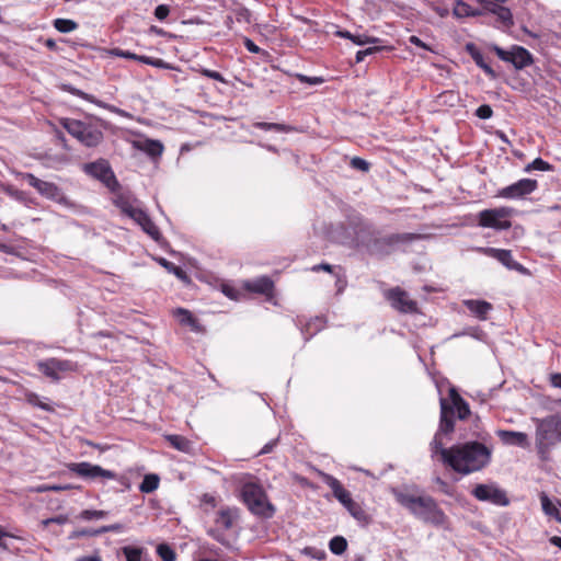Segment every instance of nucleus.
I'll return each mask as SVG.
<instances>
[{
  "label": "nucleus",
  "mask_w": 561,
  "mask_h": 561,
  "mask_svg": "<svg viewBox=\"0 0 561 561\" xmlns=\"http://www.w3.org/2000/svg\"><path fill=\"white\" fill-rule=\"evenodd\" d=\"M478 437L482 442H466L442 450V461L463 476L481 471L491 462L493 449L483 443L484 436L478 435Z\"/></svg>",
  "instance_id": "1"
},
{
  "label": "nucleus",
  "mask_w": 561,
  "mask_h": 561,
  "mask_svg": "<svg viewBox=\"0 0 561 561\" xmlns=\"http://www.w3.org/2000/svg\"><path fill=\"white\" fill-rule=\"evenodd\" d=\"M396 501L407 508L412 515L424 523L436 527L447 524V516L438 506L437 502L430 495H417L408 490L392 491Z\"/></svg>",
  "instance_id": "2"
},
{
  "label": "nucleus",
  "mask_w": 561,
  "mask_h": 561,
  "mask_svg": "<svg viewBox=\"0 0 561 561\" xmlns=\"http://www.w3.org/2000/svg\"><path fill=\"white\" fill-rule=\"evenodd\" d=\"M241 495L249 511L261 517L272 518L275 514V506L268 501L264 489L255 482H247L242 485Z\"/></svg>",
  "instance_id": "3"
},
{
  "label": "nucleus",
  "mask_w": 561,
  "mask_h": 561,
  "mask_svg": "<svg viewBox=\"0 0 561 561\" xmlns=\"http://www.w3.org/2000/svg\"><path fill=\"white\" fill-rule=\"evenodd\" d=\"M60 125L85 147H96L104 137L99 126L89 122L66 117Z\"/></svg>",
  "instance_id": "4"
},
{
  "label": "nucleus",
  "mask_w": 561,
  "mask_h": 561,
  "mask_svg": "<svg viewBox=\"0 0 561 561\" xmlns=\"http://www.w3.org/2000/svg\"><path fill=\"white\" fill-rule=\"evenodd\" d=\"M561 442V414L536 420V443L540 454Z\"/></svg>",
  "instance_id": "5"
},
{
  "label": "nucleus",
  "mask_w": 561,
  "mask_h": 561,
  "mask_svg": "<svg viewBox=\"0 0 561 561\" xmlns=\"http://www.w3.org/2000/svg\"><path fill=\"white\" fill-rule=\"evenodd\" d=\"M440 420L437 432L434 435L433 440L431 442V453L432 457L436 455H442V450H447L445 448L444 437L450 435L455 430L454 422V410L453 407H449L448 400L445 398H440Z\"/></svg>",
  "instance_id": "6"
},
{
  "label": "nucleus",
  "mask_w": 561,
  "mask_h": 561,
  "mask_svg": "<svg viewBox=\"0 0 561 561\" xmlns=\"http://www.w3.org/2000/svg\"><path fill=\"white\" fill-rule=\"evenodd\" d=\"M514 213L515 210L507 206L483 209L478 214V225L497 231L507 230L512 227L511 218Z\"/></svg>",
  "instance_id": "7"
},
{
  "label": "nucleus",
  "mask_w": 561,
  "mask_h": 561,
  "mask_svg": "<svg viewBox=\"0 0 561 561\" xmlns=\"http://www.w3.org/2000/svg\"><path fill=\"white\" fill-rule=\"evenodd\" d=\"M492 50L501 60L511 62L516 70H522L534 64L533 55L523 46L513 45L510 49H504L493 45Z\"/></svg>",
  "instance_id": "8"
},
{
  "label": "nucleus",
  "mask_w": 561,
  "mask_h": 561,
  "mask_svg": "<svg viewBox=\"0 0 561 561\" xmlns=\"http://www.w3.org/2000/svg\"><path fill=\"white\" fill-rule=\"evenodd\" d=\"M421 238V234L411 232L388 234L374 240L373 251L379 254H389L396 248L403 244H410Z\"/></svg>",
  "instance_id": "9"
},
{
  "label": "nucleus",
  "mask_w": 561,
  "mask_h": 561,
  "mask_svg": "<svg viewBox=\"0 0 561 561\" xmlns=\"http://www.w3.org/2000/svg\"><path fill=\"white\" fill-rule=\"evenodd\" d=\"M38 370L51 380L58 381L61 375L77 370V363L69 359L47 358L36 364Z\"/></svg>",
  "instance_id": "10"
},
{
  "label": "nucleus",
  "mask_w": 561,
  "mask_h": 561,
  "mask_svg": "<svg viewBox=\"0 0 561 561\" xmlns=\"http://www.w3.org/2000/svg\"><path fill=\"white\" fill-rule=\"evenodd\" d=\"M471 493L477 500L494 505L506 506L510 503L506 492L495 483L477 484Z\"/></svg>",
  "instance_id": "11"
},
{
  "label": "nucleus",
  "mask_w": 561,
  "mask_h": 561,
  "mask_svg": "<svg viewBox=\"0 0 561 561\" xmlns=\"http://www.w3.org/2000/svg\"><path fill=\"white\" fill-rule=\"evenodd\" d=\"M68 469L78 474L79 477L85 478V479H107L113 480L115 479L116 474L115 472L111 470L103 469L99 465H92L87 461L82 462H72L68 465Z\"/></svg>",
  "instance_id": "12"
},
{
  "label": "nucleus",
  "mask_w": 561,
  "mask_h": 561,
  "mask_svg": "<svg viewBox=\"0 0 561 561\" xmlns=\"http://www.w3.org/2000/svg\"><path fill=\"white\" fill-rule=\"evenodd\" d=\"M538 186L536 180L522 179L508 186H505L499 191L497 196L506 199L522 198L528 194H531Z\"/></svg>",
  "instance_id": "13"
},
{
  "label": "nucleus",
  "mask_w": 561,
  "mask_h": 561,
  "mask_svg": "<svg viewBox=\"0 0 561 561\" xmlns=\"http://www.w3.org/2000/svg\"><path fill=\"white\" fill-rule=\"evenodd\" d=\"M387 299L390 305L403 313H413L417 310L416 302L410 299L409 295L399 287L390 289L387 293Z\"/></svg>",
  "instance_id": "14"
},
{
  "label": "nucleus",
  "mask_w": 561,
  "mask_h": 561,
  "mask_svg": "<svg viewBox=\"0 0 561 561\" xmlns=\"http://www.w3.org/2000/svg\"><path fill=\"white\" fill-rule=\"evenodd\" d=\"M84 171L105 183L107 186L115 182V175L106 160H99L84 165Z\"/></svg>",
  "instance_id": "15"
},
{
  "label": "nucleus",
  "mask_w": 561,
  "mask_h": 561,
  "mask_svg": "<svg viewBox=\"0 0 561 561\" xmlns=\"http://www.w3.org/2000/svg\"><path fill=\"white\" fill-rule=\"evenodd\" d=\"M479 251L489 256L496 259L508 270H513V271H517V272L525 271V267L520 263L516 262L513 259L512 252L510 250L495 249V248H480Z\"/></svg>",
  "instance_id": "16"
},
{
  "label": "nucleus",
  "mask_w": 561,
  "mask_h": 561,
  "mask_svg": "<svg viewBox=\"0 0 561 561\" xmlns=\"http://www.w3.org/2000/svg\"><path fill=\"white\" fill-rule=\"evenodd\" d=\"M322 481L332 490L334 497L345 507L353 501L351 493L331 474L322 473Z\"/></svg>",
  "instance_id": "17"
},
{
  "label": "nucleus",
  "mask_w": 561,
  "mask_h": 561,
  "mask_svg": "<svg viewBox=\"0 0 561 561\" xmlns=\"http://www.w3.org/2000/svg\"><path fill=\"white\" fill-rule=\"evenodd\" d=\"M463 305L481 321H485L490 311L493 309V306L490 302L479 299H466L463 300Z\"/></svg>",
  "instance_id": "18"
},
{
  "label": "nucleus",
  "mask_w": 561,
  "mask_h": 561,
  "mask_svg": "<svg viewBox=\"0 0 561 561\" xmlns=\"http://www.w3.org/2000/svg\"><path fill=\"white\" fill-rule=\"evenodd\" d=\"M449 407H453L454 414L457 413L460 420H465L470 414L469 404L460 397L455 387L449 388Z\"/></svg>",
  "instance_id": "19"
},
{
  "label": "nucleus",
  "mask_w": 561,
  "mask_h": 561,
  "mask_svg": "<svg viewBox=\"0 0 561 561\" xmlns=\"http://www.w3.org/2000/svg\"><path fill=\"white\" fill-rule=\"evenodd\" d=\"M70 93L76 95V96H78V98H80V99H82V100H85V101H88L90 103H93V104H95L99 107H102V108H105V110H107V111H110L112 113H115L117 115H121V116H124V117L128 116V114L124 110H121V108H118V107H116L114 105L107 104V103H105L103 101H100L94 95L85 93V92H83V91H81L79 89L71 88L70 89Z\"/></svg>",
  "instance_id": "20"
},
{
  "label": "nucleus",
  "mask_w": 561,
  "mask_h": 561,
  "mask_svg": "<svg viewBox=\"0 0 561 561\" xmlns=\"http://www.w3.org/2000/svg\"><path fill=\"white\" fill-rule=\"evenodd\" d=\"M497 436L500 437L502 443L505 445L520 446V447L528 446V436L523 432L500 430V431H497Z\"/></svg>",
  "instance_id": "21"
},
{
  "label": "nucleus",
  "mask_w": 561,
  "mask_h": 561,
  "mask_svg": "<svg viewBox=\"0 0 561 561\" xmlns=\"http://www.w3.org/2000/svg\"><path fill=\"white\" fill-rule=\"evenodd\" d=\"M466 51L470 55L476 65L485 72L486 76H489L491 79H495L497 77L496 72L492 69V67L484 61L482 53L477 48V46L473 43H468L466 45Z\"/></svg>",
  "instance_id": "22"
},
{
  "label": "nucleus",
  "mask_w": 561,
  "mask_h": 561,
  "mask_svg": "<svg viewBox=\"0 0 561 561\" xmlns=\"http://www.w3.org/2000/svg\"><path fill=\"white\" fill-rule=\"evenodd\" d=\"M244 288L256 294L271 295L274 284L270 277L262 276L253 280H247Z\"/></svg>",
  "instance_id": "23"
},
{
  "label": "nucleus",
  "mask_w": 561,
  "mask_h": 561,
  "mask_svg": "<svg viewBox=\"0 0 561 561\" xmlns=\"http://www.w3.org/2000/svg\"><path fill=\"white\" fill-rule=\"evenodd\" d=\"M39 194L48 199L55 201L59 204H67L68 199L61 190L53 182L44 181Z\"/></svg>",
  "instance_id": "24"
},
{
  "label": "nucleus",
  "mask_w": 561,
  "mask_h": 561,
  "mask_svg": "<svg viewBox=\"0 0 561 561\" xmlns=\"http://www.w3.org/2000/svg\"><path fill=\"white\" fill-rule=\"evenodd\" d=\"M136 147L148 156L156 158L160 157L163 152V145L159 140L146 139L144 141L135 142Z\"/></svg>",
  "instance_id": "25"
},
{
  "label": "nucleus",
  "mask_w": 561,
  "mask_h": 561,
  "mask_svg": "<svg viewBox=\"0 0 561 561\" xmlns=\"http://www.w3.org/2000/svg\"><path fill=\"white\" fill-rule=\"evenodd\" d=\"M234 518H236L234 511L227 508V510H221L218 513L215 522L219 528L230 529L233 525Z\"/></svg>",
  "instance_id": "26"
},
{
  "label": "nucleus",
  "mask_w": 561,
  "mask_h": 561,
  "mask_svg": "<svg viewBox=\"0 0 561 561\" xmlns=\"http://www.w3.org/2000/svg\"><path fill=\"white\" fill-rule=\"evenodd\" d=\"M165 439L170 443V445L176 450L188 453L192 448L191 442L182 436V435H167Z\"/></svg>",
  "instance_id": "27"
},
{
  "label": "nucleus",
  "mask_w": 561,
  "mask_h": 561,
  "mask_svg": "<svg viewBox=\"0 0 561 561\" xmlns=\"http://www.w3.org/2000/svg\"><path fill=\"white\" fill-rule=\"evenodd\" d=\"M345 508L348 511V513L358 522L360 523H368L369 516L364 511L360 504L352 501L351 504H347Z\"/></svg>",
  "instance_id": "28"
},
{
  "label": "nucleus",
  "mask_w": 561,
  "mask_h": 561,
  "mask_svg": "<svg viewBox=\"0 0 561 561\" xmlns=\"http://www.w3.org/2000/svg\"><path fill=\"white\" fill-rule=\"evenodd\" d=\"M541 506L545 514L554 517L558 522L561 523V514L556 505L550 501L547 494L542 493L540 495Z\"/></svg>",
  "instance_id": "29"
},
{
  "label": "nucleus",
  "mask_w": 561,
  "mask_h": 561,
  "mask_svg": "<svg viewBox=\"0 0 561 561\" xmlns=\"http://www.w3.org/2000/svg\"><path fill=\"white\" fill-rule=\"evenodd\" d=\"M160 479L157 474H146L142 482L139 485V490L144 493H151L159 486Z\"/></svg>",
  "instance_id": "30"
},
{
  "label": "nucleus",
  "mask_w": 561,
  "mask_h": 561,
  "mask_svg": "<svg viewBox=\"0 0 561 561\" xmlns=\"http://www.w3.org/2000/svg\"><path fill=\"white\" fill-rule=\"evenodd\" d=\"M178 317L180 323L190 325L193 330H197L198 323L197 320L192 316V313L183 308H178L174 312Z\"/></svg>",
  "instance_id": "31"
},
{
  "label": "nucleus",
  "mask_w": 561,
  "mask_h": 561,
  "mask_svg": "<svg viewBox=\"0 0 561 561\" xmlns=\"http://www.w3.org/2000/svg\"><path fill=\"white\" fill-rule=\"evenodd\" d=\"M254 127L262 130H273L277 133H288L291 130V127L285 124L278 123H265V122H256L254 123Z\"/></svg>",
  "instance_id": "32"
},
{
  "label": "nucleus",
  "mask_w": 561,
  "mask_h": 561,
  "mask_svg": "<svg viewBox=\"0 0 561 561\" xmlns=\"http://www.w3.org/2000/svg\"><path fill=\"white\" fill-rule=\"evenodd\" d=\"M115 204L122 210V213H124L131 219L135 216L134 214H136V211H138L139 209V207L135 206L130 201L124 197H118L115 201Z\"/></svg>",
  "instance_id": "33"
},
{
  "label": "nucleus",
  "mask_w": 561,
  "mask_h": 561,
  "mask_svg": "<svg viewBox=\"0 0 561 561\" xmlns=\"http://www.w3.org/2000/svg\"><path fill=\"white\" fill-rule=\"evenodd\" d=\"M159 263L170 273L174 274L178 278L182 279V280H187V275L185 273V271L175 265L174 263L165 260V259H159Z\"/></svg>",
  "instance_id": "34"
},
{
  "label": "nucleus",
  "mask_w": 561,
  "mask_h": 561,
  "mask_svg": "<svg viewBox=\"0 0 561 561\" xmlns=\"http://www.w3.org/2000/svg\"><path fill=\"white\" fill-rule=\"evenodd\" d=\"M54 27L60 33H70L78 27V23L69 19L54 20Z\"/></svg>",
  "instance_id": "35"
},
{
  "label": "nucleus",
  "mask_w": 561,
  "mask_h": 561,
  "mask_svg": "<svg viewBox=\"0 0 561 561\" xmlns=\"http://www.w3.org/2000/svg\"><path fill=\"white\" fill-rule=\"evenodd\" d=\"M329 548L332 553L340 556L346 550L347 541L342 536H335L330 540Z\"/></svg>",
  "instance_id": "36"
},
{
  "label": "nucleus",
  "mask_w": 561,
  "mask_h": 561,
  "mask_svg": "<svg viewBox=\"0 0 561 561\" xmlns=\"http://www.w3.org/2000/svg\"><path fill=\"white\" fill-rule=\"evenodd\" d=\"M26 401L31 405L37 407L44 411H53V408L48 403L44 402V400L36 393H33V392L27 393Z\"/></svg>",
  "instance_id": "37"
},
{
  "label": "nucleus",
  "mask_w": 561,
  "mask_h": 561,
  "mask_svg": "<svg viewBox=\"0 0 561 561\" xmlns=\"http://www.w3.org/2000/svg\"><path fill=\"white\" fill-rule=\"evenodd\" d=\"M471 7L466 2L458 0L454 7L453 13L456 18L471 16Z\"/></svg>",
  "instance_id": "38"
},
{
  "label": "nucleus",
  "mask_w": 561,
  "mask_h": 561,
  "mask_svg": "<svg viewBox=\"0 0 561 561\" xmlns=\"http://www.w3.org/2000/svg\"><path fill=\"white\" fill-rule=\"evenodd\" d=\"M157 553L162 559V561H175V552L170 546L165 543H161L157 547Z\"/></svg>",
  "instance_id": "39"
},
{
  "label": "nucleus",
  "mask_w": 561,
  "mask_h": 561,
  "mask_svg": "<svg viewBox=\"0 0 561 561\" xmlns=\"http://www.w3.org/2000/svg\"><path fill=\"white\" fill-rule=\"evenodd\" d=\"M122 552L127 561H140L142 549L126 546L122 548Z\"/></svg>",
  "instance_id": "40"
},
{
  "label": "nucleus",
  "mask_w": 561,
  "mask_h": 561,
  "mask_svg": "<svg viewBox=\"0 0 561 561\" xmlns=\"http://www.w3.org/2000/svg\"><path fill=\"white\" fill-rule=\"evenodd\" d=\"M496 10H497V13H495V15L497 16V19L501 21V23L504 26L513 25V15H512V12L510 9H507L505 7H501L500 9H496Z\"/></svg>",
  "instance_id": "41"
},
{
  "label": "nucleus",
  "mask_w": 561,
  "mask_h": 561,
  "mask_svg": "<svg viewBox=\"0 0 561 561\" xmlns=\"http://www.w3.org/2000/svg\"><path fill=\"white\" fill-rule=\"evenodd\" d=\"M138 61L146 64V65L153 66L156 68H160V69H169L170 68L169 65L163 59H160V58L139 56Z\"/></svg>",
  "instance_id": "42"
},
{
  "label": "nucleus",
  "mask_w": 561,
  "mask_h": 561,
  "mask_svg": "<svg viewBox=\"0 0 561 561\" xmlns=\"http://www.w3.org/2000/svg\"><path fill=\"white\" fill-rule=\"evenodd\" d=\"M142 230L149 234L153 240L158 241L161 237L159 228L154 225L151 219H148L142 226Z\"/></svg>",
  "instance_id": "43"
},
{
  "label": "nucleus",
  "mask_w": 561,
  "mask_h": 561,
  "mask_svg": "<svg viewBox=\"0 0 561 561\" xmlns=\"http://www.w3.org/2000/svg\"><path fill=\"white\" fill-rule=\"evenodd\" d=\"M552 167L541 158H536L531 163L526 167V171L529 172L531 170L538 171H550Z\"/></svg>",
  "instance_id": "44"
},
{
  "label": "nucleus",
  "mask_w": 561,
  "mask_h": 561,
  "mask_svg": "<svg viewBox=\"0 0 561 561\" xmlns=\"http://www.w3.org/2000/svg\"><path fill=\"white\" fill-rule=\"evenodd\" d=\"M301 553L319 561L323 560L327 556L324 550L314 547H305Z\"/></svg>",
  "instance_id": "45"
},
{
  "label": "nucleus",
  "mask_w": 561,
  "mask_h": 561,
  "mask_svg": "<svg viewBox=\"0 0 561 561\" xmlns=\"http://www.w3.org/2000/svg\"><path fill=\"white\" fill-rule=\"evenodd\" d=\"M71 489H73L71 484H44L37 488V492H60Z\"/></svg>",
  "instance_id": "46"
},
{
  "label": "nucleus",
  "mask_w": 561,
  "mask_h": 561,
  "mask_svg": "<svg viewBox=\"0 0 561 561\" xmlns=\"http://www.w3.org/2000/svg\"><path fill=\"white\" fill-rule=\"evenodd\" d=\"M107 515L105 511H96V510H84L80 513V517L84 520L91 519H100L104 518Z\"/></svg>",
  "instance_id": "47"
},
{
  "label": "nucleus",
  "mask_w": 561,
  "mask_h": 561,
  "mask_svg": "<svg viewBox=\"0 0 561 561\" xmlns=\"http://www.w3.org/2000/svg\"><path fill=\"white\" fill-rule=\"evenodd\" d=\"M124 528L125 527L123 524L116 523L112 525L102 526L101 528L93 530V535L99 536L105 533H122Z\"/></svg>",
  "instance_id": "48"
},
{
  "label": "nucleus",
  "mask_w": 561,
  "mask_h": 561,
  "mask_svg": "<svg viewBox=\"0 0 561 561\" xmlns=\"http://www.w3.org/2000/svg\"><path fill=\"white\" fill-rule=\"evenodd\" d=\"M352 42L358 46H363L366 44H377L380 42L378 37H371L365 34L354 35Z\"/></svg>",
  "instance_id": "49"
},
{
  "label": "nucleus",
  "mask_w": 561,
  "mask_h": 561,
  "mask_svg": "<svg viewBox=\"0 0 561 561\" xmlns=\"http://www.w3.org/2000/svg\"><path fill=\"white\" fill-rule=\"evenodd\" d=\"M233 12H234L236 20L238 22L250 23L251 12L249 9H247L244 7H239V8L234 9Z\"/></svg>",
  "instance_id": "50"
},
{
  "label": "nucleus",
  "mask_w": 561,
  "mask_h": 561,
  "mask_svg": "<svg viewBox=\"0 0 561 561\" xmlns=\"http://www.w3.org/2000/svg\"><path fill=\"white\" fill-rule=\"evenodd\" d=\"M22 178L28 183L30 186L34 187L39 193L42 184L44 182L43 180L37 179L32 173H23Z\"/></svg>",
  "instance_id": "51"
},
{
  "label": "nucleus",
  "mask_w": 561,
  "mask_h": 561,
  "mask_svg": "<svg viewBox=\"0 0 561 561\" xmlns=\"http://www.w3.org/2000/svg\"><path fill=\"white\" fill-rule=\"evenodd\" d=\"M382 48L380 46H373V47H368L366 49H363V50H358L356 53V56H355V60L356 62H362L364 61L365 57L368 56V55H373L377 51H380Z\"/></svg>",
  "instance_id": "52"
},
{
  "label": "nucleus",
  "mask_w": 561,
  "mask_h": 561,
  "mask_svg": "<svg viewBox=\"0 0 561 561\" xmlns=\"http://www.w3.org/2000/svg\"><path fill=\"white\" fill-rule=\"evenodd\" d=\"M351 167L356 169V170H359V171H363V172H367L369 170V168H370V164L366 160H364V159H362L359 157H354L351 160Z\"/></svg>",
  "instance_id": "53"
},
{
  "label": "nucleus",
  "mask_w": 561,
  "mask_h": 561,
  "mask_svg": "<svg viewBox=\"0 0 561 561\" xmlns=\"http://www.w3.org/2000/svg\"><path fill=\"white\" fill-rule=\"evenodd\" d=\"M199 73L202 76H204V77L217 80V81L222 82V83H227L226 79L221 76V73H219V72H217L215 70H210V69H207V68H201L199 69Z\"/></svg>",
  "instance_id": "54"
},
{
  "label": "nucleus",
  "mask_w": 561,
  "mask_h": 561,
  "mask_svg": "<svg viewBox=\"0 0 561 561\" xmlns=\"http://www.w3.org/2000/svg\"><path fill=\"white\" fill-rule=\"evenodd\" d=\"M476 115L481 119H489L493 115V110L490 105L483 104L476 110Z\"/></svg>",
  "instance_id": "55"
},
{
  "label": "nucleus",
  "mask_w": 561,
  "mask_h": 561,
  "mask_svg": "<svg viewBox=\"0 0 561 561\" xmlns=\"http://www.w3.org/2000/svg\"><path fill=\"white\" fill-rule=\"evenodd\" d=\"M480 4H482L483 9L488 12H491L493 14L497 13L496 9H500L502 5H500V2H495L493 0H478Z\"/></svg>",
  "instance_id": "56"
},
{
  "label": "nucleus",
  "mask_w": 561,
  "mask_h": 561,
  "mask_svg": "<svg viewBox=\"0 0 561 561\" xmlns=\"http://www.w3.org/2000/svg\"><path fill=\"white\" fill-rule=\"evenodd\" d=\"M169 13H170V8L167 4H159L154 9V16L160 21H163L169 15Z\"/></svg>",
  "instance_id": "57"
},
{
  "label": "nucleus",
  "mask_w": 561,
  "mask_h": 561,
  "mask_svg": "<svg viewBox=\"0 0 561 561\" xmlns=\"http://www.w3.org/2000/svg\"><path fill=\"white\" fill-rule=\"evenodd\" d=\"M112 54L117 56V57H122V58H126V59H135V60H138L139 59V56L134 54V53H130L128 50H123V49H119V48H115L112 50Z\"/></svg>",
  "instance_id": "58"
},
{
  "label": "nucleus",
  "mask_w": 561,
  "mask_h": 561,
  "mask_svg": "<svg viewBox=\"0 0 561 561\" xmlns=\"http://www.w3.org/2000/svg\"><path fill=\"white\" fill-rule=\"evenodd\" d=\"M297 78L299 79L300 82H306L313 85L321 84L324 81L323 78L321 77H308L305 75H297Z\"/></svg>",
  "instance_id": "59"
},
{
  "label": "nucleus",
  "mask_w": 561,
  "mask_h": 561,
  "mask_svg": "<svg viewBox=\"0 0 561 561\" xmlns=\"http://www.w3.org/2000/svg\"><path fill=\"white\" fill-rule=\"evenodd\" d=\"M135 216L133 217V219L141 227L148 219H150V217L147 215V213H145L141 208L138 209V211H136V214H134Z\"/></svg>",
  "instance_id": "60"
},
{
  "label": "nucleus",
  "mask_w": 561,
  "mask_h": 561,
  "mask_svg": "<svg viewBox=\"0 0 561 561\" xmlns=\"http://www.w3.org/2000/svg\"><path fill=\"white\" fill-rule=\"evenodd\" d=\"M208 534L221 545H228V541L226 540L224 534L219 529H211L208 531Z\"/></svg>",
  "instance_id": "61"
},
{
  "label": "nucleus",
  "mask_w": 561,
  "mask_h": 561,
  "mask_svg": "<svg viewBox=\"0 0 561 561\" xmlns=\"http://www.w3.org/2000/svg\"><path fill=\"white\" fill-rule=\"evenodd\" d=\"M278 439H273L268 443H266L262 449L259 451V455H266L273 451L275 446L277 445Z\"/></svg>",
  "instance_id": "62"
},
{
  "label": "nucleus",
  "mask_w": 561,
  "mask_h": 561,
  "mask_svg": "<svg viewBox=\"0 0 561 561\" xmlns=\"http://www.w3.org/2000/svg\"><path fill=\"white\" fill-rule=\"evenodd\" d=\"M409 42L420 48H423V49H426V50H431L432 49L417 36L415 35H412L409 37Z\"/></svg>",
  "instance_id": "63"
},
{
  "label": "nucleus",
  "mask_w": 561,
  "mask_h": 561,
  "mask_svg": "<svg viewBox=\"0 0 561 561\" xmlns=\"http://www.w3.org/2000/svg\"><path fill=\"white\" fill-rule=\"evenodd\" d=\"M243 43H244L245 48L250 53H253V54L260 53V47L257 45H255L250 38L245 37Z\"/></svg>",
  "instance_id": "64"
}]
</instances>
